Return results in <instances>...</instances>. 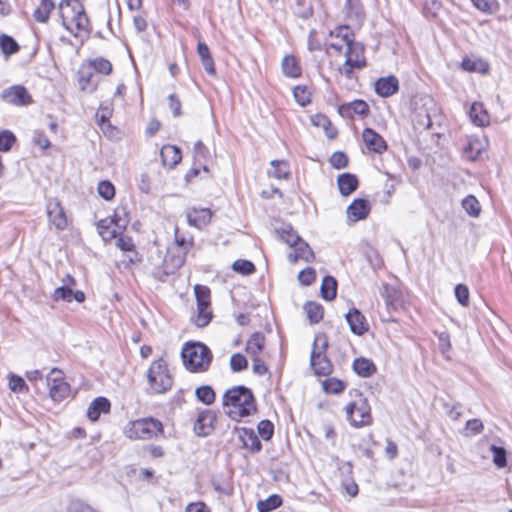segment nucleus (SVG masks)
<instances>
[{
  "mask_svg": "<svg viewBox=\"0 0 512 512\" xmlns=\"http://www.w3.org/2000/svg\"><path fill=\"white\" fill-rule=\"evenodd\" d=\"M339 113L342 116L352 117L353 114L366 116L369 113V106L363 100H355L353 102L343 104L339 107Z\"/></svg>",
  "mask_w": 512,
  "mask_h": 512,
  "instance_id": "393cba45",
  "label": "nucleus"
},
{
  "mask_svg": "<svg viewBox=\"0 0 512 512\" xmlns=\"http://www.w3.org/2000/svg\"><path fill=\"white\" fill-rule=\"evenodd\" d=\"M98 193L105 200H111L115 195L114 185L109 181H101L98 184Z\"/></svg>",
  "mask_w": 512,
  "mask_h": 512,
  "instance_id": "4d7b16f0",
  "label": "nucleus"
},
{
  "mask_svg": "<svg viewBox=\"0 0 512 512\" xmlns=\"http://www.w3.org/2000/svg\"><path fill=\"white\" fill-rule=\"evenodd\" d=\"M115 239L116 246L120 248L122 251H131L134 247L132 239L130 237L122 236V233Z\"/></svg>",
  "mask_w": 512,
  "mask_h": 512,
  "instance_id": "774afa93",
  "label": "nucleus"
},
{
  "mask_svg": "<svg viewBox=\"0 0 512 512\" xmlns=\"http://www.w3.org/2000/svg\"><path fill=\"white\" fill-rule=\"evenodd\" d=\"M46 213L50 224L57 230H64L67 227V216L58 199L53 198L47 201Z\"/></svg>",
  "mask_w": 512,
  "mask_h": 512,
  "instance_id": "4468645a",
  "label": "nucleus"
},
{
  "mask_svg": "<svg viewBox=\"0 0 512 512\" xmlns=\"http://www.w3.org/2000/svg\"><path fill=\"white\" fill-rule=\"evenodd\" d=\"M469 115L472 122L477 126L484 127L489 124V115L482 103H473Z\"/></svg>",
  "mask_w": 512,
  "mask_h": 512,
  "instance_id": "c756f323",
  "label": "nucleus"
},
{
  "mask_svg": "<svg viewBox=\"0 0 512 512\" xmlns=\"http://www.w3.org/2000/svg\"><path fill=\"white\" fill-rule=\"evenodd\" d=\"M474 6L483 12L491 13L495 7V0H472Z\"/></svg>",
  "mask_w": 512,
  "mask_h": 512,
  "instance_id": "338daca9",
  "label": "nucleus"
},
{
  "mask_svg": "<svg viewBox=\"0 0 512 512\" xmlns=\"http://www.w3.org/2000/svg\"><path fill=\"white\" fill-rule=\"evenodd\" d=\"M281 238L289 245L293 246L300 237L295 233L291 226L285 225L278 230Z\"/></svg>",
  "mask_w": 512,
  "mask_h": 512,
  "instance_id": "603ef678",
  "label": "nucleus"
},
{
  "mask_svg": "<svg viewBox=\"0 0 512 512\" xmlns=\"http://www.w3.org/2000/svg\"><path fill=\"white\" fill-rule=\"evenodd\" d=\"M330 164L336 169L345 168L348 164L347 156L343 152H335L330 157Z\"/></svg>",
  "mask_w": 512,
  "mask_h": 512,
  "instance_id": "0e129e2a",
  "label": "nucleus"
},
{
  "mask_svg": "<svg viewBox=\"0 0 512 512\" xmlns=\"http://www.w3.org/2000/svg\"><path fill=\"white\" fill-rule=\"evenodd\" d=\"M15 136L9 131L0 133V151H8L15 142Z\"/></svg>",
  "mask_w": 512,
  "mask_h": 512,
  "instance_id": "e2e57ef3",
  "label": "nucleus"
},
{
  "mask_svg": "<svg viewBox=\"0 0 512 512\" xmlns=\"http://www.w3.org/2000/svg\"><path fill=\"white\" fill-rule=\"evenodd\" d=\"M193 155L194 159L201 164L202 161H205L209 157V150L201 141H198L194 145Z\"/></svg>",
  "mask_w": 512,
  "mask_h": 512,
  "instance_id": "680f3d73",
  "label": "nucleus"
},
{
  "mask_svg": "<svg viewBox=\"0 0 512 512\" xmlns=\"http://www.w3.org/2000/svg\"><path fill=\"white\" fill-rule=\"evenodd\" d=\"M304 310L311 323H318L323 318V308L315 302H308Z\"/></svg>",
  "mask_w": 512,
  "mask_h": 512,
  "instance_id": "c03bdc74",
  "label": "nucleus"
},
{
  "mask_svg": "<svg viewBox=\"0 0 512 512\" xmlns=\"http://www.w3.org/2000/svg\"><path fill=\"white\" fill-rule=\"evenodd\" d=\"M380 294L384 298L386 307L389 311H397L404 306L405 300L403 293L397 288L388 284H383Z\"/></svg>",
  "mask_w": 512,
  "mask_h": 512,
  "instance_id": "2eb2a0df",
  "label": "nucleus"
},
{
  "mask_svg": "<svg viewBox=\"0 0 512 512\" xmlns=\"http://www.w3.org/2000/svg\"><path fill=\"white\" fill-rule=\"evenodd\" d=\"M346 9L348 16L356 21H362L364 18V10L360 0H346Z\"/></svg>",
  "mask_w": 512,
  "mask_h": 512,
  "instance_id": "37998d69",
  "label": "nucleus"
},
{
  "mask_svg": "<svg viewBox=\"0 0 512 512\" xmlns=\"http://www.w3.org/2000/svg\"><path fill=\"white\" fill-rule=\"evenodd\" d=\"M337 294V282L334 277L326 276L321 284V296L325 300H333Z\"/></svg>",
  "mask_w": 512,
  "mask_h": 512,
  "instance_id": "c9c22d12",
  "label": "nucleus"
},
{
  "mask_svg": "<svg viewBox=\"0 0 512 512\" xmlns=\"http://www.w3.org/2000/svg\"><path fill=\"white\" fill-rule=\"evenodd\" d=\"M195 394L197 399L206 405H210L215 401V392L210 386L198 387Z\"/></svg>",
  "mask_w": 512,
  "mask_h": 512,
  "instance_id": "de8ad7c7",
  "label": "nucleus"
},
{
  "mask_svg": "<svg viewBox=\"0 0 512 512\" xmlns=\"http://www.w3.org/2000/svg\"><path fill=\"white\" fill-rule=\"evenodd\" d=\"M345 412L353 427L367 426L372 422L370 405L361 393H356L354 400L345 406Z\"/></svg>",
  "mask_w": 512,
  "mask_h": 512,
  "instance_id": "6e6552de",
  "label": "nucleus"
},
{
  "mask_svg": "<svg viewBox=\"0 0 512 512\" xmlns=\"http://www.w3.org/2000/svg\"><path fill=\"white\" fill-rule=\"evenodd\" d=\"M350 42H355L353 31L349 26L340 25L330 30L325 42L326 53L328 56H333L334 53L350 45Z\"/></svg>",
  "mask_w": 512,
  "mask_h": 512,
  "instance_id": "9d476101",
  "label": "nucleus"
},
{
  "mask_svg": "<svg viewBox=\"0 0 512 512\" xmlns=\"http://www.w3.org/2000/svg\"><path fill=\"white\" fill-rule=\"evenodd\" d=\"M399 89V82L395 76L380 78L375 83V91L381 97H389Z\"/></svg>",
  "mask_w": 512,
  "mask_h": 512,
  "instance_id": "412c9836",
  "label": "nucleus"
},
{
  "mask_svg": "<svg viewBox=\"0 0 512 512\" xmlns=\"http://www.w3.org/2000/svg\"><path fill=\"white\" fill-rule=\"evenodd\" d=\"M246 358L239 353L233 354L230 359V367L234 372H239L247 367Z\"/></svg>",
  "mask_w": 512,
  "mask_h": 512,
  "instance_id": "bf43d9fd",
  "label": "nucleus"
},
{
  "mask_svg": "<svg viewBox=\"0 0 512 512\" xmlns=\"http://www.w3.org/2000/svg\"><path fill=\"white\" fill-rule=\"evenodd\" d=\"M462 207L472 217H478L481 212L480 203L473 195H468L462 200Z\"/></svg>",
  "mask_w": 512,
  "mask_h": 512,
  "instance_id": "79ce46f5",
  "label": "nucleus"
},
{
  "mask_svg": "<svg viewBox=\"0 0 512 512\" xmlns=\"http://www.w3.org/2000/svg\"><path fill=\"white\" fill-rule=\"evenodd\" d=\"M239 438L243 446L251 452H259L262 448L261 442L251 428H241L239 431Z\"/></svg>",
  "mask_w": 512,
  "mask_h": 512,
  "instance_id": "b1692460",
  "label": "nucleus"
},
{
  "mask_svg": "<svg viewBox=\"0 0 512 512\" xmlns=\"http://www.w3.org/2000/svg\"><path fill=\"white\" fill-rule=\"evenodd\" d=\"M362 139L366 147L378 154L386 151L387 144L383 137L371 128L364 129Z\"/></svg>",
  "mask_w": 512,
  "mask_h": 512,
  "instance_id": "a211bd4d",
  "label": "nucleus"
},
{
  "mask_svg": "<svg viewBox=\"0 0 512 512\" xmlns=\"http://www.w3.org/2000/svg\"><path fill=\"white\" fill-rule=\"evenodd\" d=\"M54 7L55 4L52 0H41L39 6L34 11L35 20L41 23L46 22Z\"/></svg>",
  "mask_w": 512,
  "mask_h": 512,
  "instance_id": "4c0bfd02",
  "label": "nucleus"
},
{
  "mask_svg": "<svg viewBox=\"0 0 512 512\" xmlns=\"http://www.w3.org/2000/svg\"><path fill=\"white\" fill-rule=\"evenodd\" d=\"M461 66L465 71L478 72L482 74L487 73L489 68L487 62L483 61L482 59L469 57H466L462 60Z\"/></svg>",
  "mask_w": 512,
  "mask_h": 512,
  "instance_id": "72a5a7b5",
  "label": "nucleus"
},
{
  "mask_svg": "<svg viewBox=\"0 0 512 512\" xmlns=\"http://www.w3.org/2000/svg\"><path fill=\"white\" fill-rule=\"evenodd\" d=\"M258 433L264 440H269L274 432L273 424L268 420H262L258 424Z\"/></svg>",
  "mask_w": 512,
  "mask_h": 512,
  "instance_id": "052dcab7",
  "label": "nucleus"
},
{
  "mask_svg": "<svg viewBox=\"0 0 512 512\" xmlns=\"http://www.w3.org/2000/svg\"><path fill=\"white\" fill-rule=\"evenodd\" d=\"M490 451L492 452L493 454V463L498 467V468H503L506 466L507 464V460H506V451L504 448L502 447H498V446H495V445H491L490 446Z\"/></svg>",
  "mask_w": 512,
  "mask_h": 512,
  "instance_id": "864d4df0",
  "label": "nucleus"
},
{
  "mask_svg": "<svg viewBox=\"0 0 512 512\" xmlns=\"http://www.w3.org/2000/svg\"><path fill=\"white\" fill-rule=\"evenodd\" d=\"M147 380L154 393H165L171 389L173 378L164 359L159 358L152 362L147 371Z\"/></svg>",
  "mask_w": 512,
  "mask_h": 512,
  "instance_id": "423d86ee",
  "label": "nucleus"
},
{
  "mask_svg": "<svg viewBox=\"0 0 512 512\" xmlns=\"http://www.w3.org/2000/svg\"><path fill=\"white\" fill-rule=\"evenodd\" d=\"M9 388L15 393L28 392V386L26 385L24 379L15 374H11L9 377Z\"/></svg>",
  "mask_w": 512,
  "mask_h": 512,
  "instance_id": "3c124183",
  "label": "nucleus"
},
{
  "mask_svg": "<svg viewBox=\"0 0 512 512\" xmlns=\"http://www.w3.org/2000/svg\"><path fill=\"white\" fill-rule=\"evenodd\" d=\"M281 504L282 498L277 494H273L265 500H260L257 504V508L259 512H270L281 506Z\"/></svg>",
  "mask_w": 512,
  "mask_h": 512,
  "instance_id": "a19ab883",
  "label": "nucleus"
},
{
  "mask_svg": "<svg viewBox=\"0 0 512 512\" xmlns=\"http://www.w3.org/2000/svg\"><path fill=\"white\" fill-rule=\"evenodd\" d=\"M232 269L239 274L250 275L255 271V265L249 260L238 259L232 264Z\"/></svg>",
  "mask_w": 512,
  "mask_h": 512,
  "instance_id": "8fccbe9b",
  "label": "nucleus"
},
{
  "mask_svg": "<svg viewBox=\"0 0 512 512\" xmlns=\"http://www.w3.org/2000/svg\"><path fill=\"white\" fill-rule=\"evenodd\" d=\"M55 301L63 300L65 302H72V300L82 303L85 300V294L80 291H73L68 285L58 287L53 293Z\"/></svg>",
  "mask_w": 512,
  "mask_h": 512,
  "instance_id": "4be33fe9",
  "label": "nucleus"
},
{
  "mask_svg": "<svg viewBox=\"0 0 512 512\" xmlns=\"http://www.w3.org/2000/svg\"><path fill=\"white\" fill-rule=\"evenodd\" d=\"M163 165L169 168L175 167L182 159L181 151L173 145H165L160 151Z\"/></svg>",
  "mask_w": 512,
  "mask_h": 512,
  "instance_id": "a878e982",
  "label": "nucleus"
},
{
  "mask_svg": "<svg viewBox=\"0 0 512 512\" xmlns=\"http://www.w3.org/2000/svg\"><path fill=\"white\" fill-rule=\"evenodd\" d=\"M293 95L296 102L301 106H306L310 103V92L305 86H296L293 90Z\"/></svg>",
  "mask_w": 512,
  "mask_h": 512,
  "instance_id": "5fc2aeb1",
  "label": "nucleus"
},
{
  "mask_svg": "<svg viewBox=\"0 0 512 512\" xmlns=\"http://www.w3.org/2000/svg\"><path fill=\"white\" fill-rule=\"evenodd\" d=\"M0 48L4 54L11 55L18 51L19 46L12 37L3 34L0 36Z\"/></svg>",
  "mask_w": 512,
  "mask_h": 512,
  "instance_id": "09e8293b",
  "label": "nucleus"
},
{
  "mask_svg": "<svg viewBox=\"0 0 512 512\" xmlns=\"http://www.w3.org/2000/svg\"><path fill=\"white\" fill-rule=\"evenodd\" d=\"M214 415L209 410L199 413L194 425V430L199 436H207L212 430Z\"/></svg>",
  "mask_w": 512,
  "mask_h": 512,
  "instance_id": "5701e85b",
  "label": "nucleus"
},
{
  "mask_svg": "<svg viewBox=\"0 0 512 512\" xmlns=\"http://www.w3.org/2000/svg\"><path fill=\"white\" fill-rule=\"evenodd\" d=\"M352 333L363 335L369 329L365 316L356 308H352L345 315Z\"/></svg>",
  "mask_w": 512,
  "mask_h": 512,
  "instance_id": "f3484780",
  "label": "nucleus"
},
{
  "mask_svg": "<svg viewBox=\"0 0 512 512\" xmlns=\"http://www.w3.org/2000/svg\"><path fill=\"white\" fill-rule=\"evenodd\" d=\"M186 216L189 225L201 229L209 224L212 213L207 208H192L187 211Z\"/></svg>",
  "mask_w": 512,
  "mask_h": 512,
  "instance_id": "6ab92c4d",
  "label": "nucleus"
},
{
  "mask_svg": "<svg viewBox=\"0 0 512 512\" xmlns=\"http://www.w3.org/2000/svg\"><path fill=\"white\" fill-rule=\"evenodd\" d=\"M185 367L191 372L206 371L212 360L210 349L199 342L187 343L181 352Z\"/></svg>",
  "mask_w": 512,
  "mask_h": 512,
  "instance_id": "20e7f679",
  "label": "nucleus"
},
{
  "mask_svg": "<svg viewBox=\"0 0 512 512\" xmlns=\"http://www.w3.org/2000/svg\"><path fill=\"white\" fill-rule=\"evenodd\" d=\"M190 249L171 245L163 259L162 268L154 270L152 276L164 282L166 278L174 274L185 262L186 255Z\"/></svg>",
  "mask_w": 512,
  "mask_h": 512,
  "instance_id": "0eeeda50",
  "label": "nucleus"
},
{
  "mask_svg": "<svg viewBox=\"0 0 512 512\" xmlns=\"http://www.w3.org/2000/svg\"><path fill=\"white\" fill-rule=\"evenodd\" d=\"M110 410V402L105 397H98L91 402L87 409V416L91 421L99 419L101 413H108Z\"/></svg>",
  "mask_w": 512,
  "mask_h": 512,
  "instance_id": "cd10ccee",
  "label": "nucleus"
},
{
  "mask_svg": "<svg viewBox=\"0 0 512 512\" xmlns=\"http://www.w3.org/2000/svg\"><path fill=\"white\" fill-rule=\"evenodd\" d=\"M311 122L314 126L322 128L329 139H334L337 136L338 131L327 116L316 114L311 117Z\"/></svg>",
  "mask_w": 512,
  "mask_h": 512,
  "instance_id": "7c9ffc66",
  "label": "nucleus"
},
{
  "mask_svg": "<svg viewBox=\"0 0 512 512\" xmlns=\"http://www.w3.org/2000/svg\"><path fill=\"white\" fill-rule=\"evenodd\" d=\"M282 71L287 77L297 78L301 75V68L294 56L287 55L282 60Z\"/></svg>",
  "mask_w": 512,
  "mask_h": 512,
  "instance_id": "f704fd0d",
  "label": "nucleus"
},
{
  "mask_svg": "<svg viewBox=\"0 0 512 512\" xmlns=\"http://www.w3.org/2000/svg\"><path fill=\"white\" fill-rule=\"evenodd\" d=\"M369 212L370 205L365 199H355L347 208V216L353 222L365 219Z\"/></svg>",
  "mask_w": 512,
  "mask_h": 512,
  "instance_id": "aec40b11",
  "label": "nucleus"
},
{
  "mask_svg": "<svg viewBox=\"0 0 512 512\" xmlns=\"http://www.w3.org/2000/svg\"><path fill=\"white\" fill-rule=\"evenodd\" d=\"M265 338L261 333H254L246 344V351L253 357H257V355L262 351L264 347Z\"/></svg>",
  "mask_w": 512,
  "mask_h": 512,
  "instance_id": "e433bc0d",
  "label": "nucleus"
},
{
  "mask_svg": "<svg viewBox=\"0 0 512 512\" xmlns=\"http://www.w3.org/2000/svg\"><path fill=\"white\" fill-rule=\"evenodd\" d=\"M272 169L269 172L271 176L277 179H287L290 174L289 165L283 160H273L271 162Z\"/></svg>",
  "mask_w": 512,
  "mask_h": 512,
  "instance_id": "ea45409f",
  "label": "nucleus"
},
{
  "mask_svg": "<svg viewBox=\"0 0 512 512\" xmlns=\"http://www.w3.org/2000/svg\"><path fill=\"white\" fill-rule=\"evenodd\" d=\"M163 431V424L153 417L129 421L123 429L124 435L131 440H150L163 434Z\"/></svg>",
  "mask_w": 512,
  "mask_h": 512,
  "instance_id": "39448f33",
  "label": "nucleus"
},
{
  "mask_svg": "<svg viewBox=\"0 0 512 512\" xmlns=\"http://www.w3.org/2000/svg\"><path fill=\"white\" fill-rule=\"evenodd\" d=\"M96 73L109 75L112 72V64L107 59L98 57L87 61Z\"/></svg>",
  "mask_w": 512,
  "mask_h": 512,
  "instance_id": "a18cd8bd",
  "label": "nucleus"
},
{
  "mask_svg": "<svg viewBox=\"0 0 512 512\" xmlns=\"http://www.w3.org/2000/svg\"><path fill=\"white\" fill-rule=\"evenodd\" d=\"M97 229L104 241H110L117 238L121 232L112 225V221L102 219L97 224Z\"/></svg>",
  "mask_w": 512,
  "mask_h": 512,
  "instance_id": "473e14b6",
  "label": "nucleus"
},
{
  "mask_svg": "<svg viewBox=\"0 0 512 512\" xmlns=\"http://www.w3.org/2000/svg\"><path fill=\"white\" fill-rule=\"evenodd\" d=\"M353 370L361 377H369L376 372V366L369 359L357 358L353 362Z\"/></svg>",
  "mask_w": 512,
  "mask_h": 512,
  "instance_id": "2f4dec72",
  "label": "nucleus"
},
{
  "mask_svg": "<svg viewBox=\"0 0 512 512\" xmlns=\"http://www.w3.org/2000/svg\"><path fill=\"white\" fill-rule=\"evenodd\" d=\"M50 397L57 402L62 401L70 394V385L66 382L64 373L53 368L46 377Z\"/></svg>",
  "mask_w": 512,
  "mask_h": 512,
  "instance_id": "f8f14e48",
  "label": "nucleus"
},
{
  "mask_svg": "<svg viewBox=\"0 0 512 512\" xmlns=\"http://www.w3.org/2000/svg\"><path fill=\"white\" fill-rule=\"evenodd\" d=\"M339 191L343 196H348L353 193L358 187V179L355 175L344 173L338 176L337 179Z\"/></svg>",
  "mask_w": 512,
  "mask_h": 512,
  "instance_id": "c85d7f7f",
  "label": "nucleus"
},
{
  "mask_svg": "<svg viewBox=\"0 0 512 512\" xmlns=\"http://www.w3.org/2000/svg\"><path fill=\"white\" fill-rule=\"evenodd\" d=\"M327 346V339L324 335L315 336L310 362L317 375H328L332 370V365L325 355Z\"/></svg>",
  "mask_w": 512,
  "mask_h": 512,
  "instance_id": "1a4fd4ad",
  "label": "nucleus"
},
{
  "mask_svg": "<svg viewBox=\"0 0 512 512\" xmlns=\"http://www.w3.org/2000/svg\"><path fill=\"white\" fill-rule=\"evenodd\" d=\"M94 73V69L88 62L80 67L78 82L81 90L92 93L97 89L99 80L95 77Z\"/></svg>",
  "mask_w": 512,
  "mask_h": 512,
  "instance_id": "dca6fc26",
  "label": "nucleus"
},
{
  "mask_svg": "<svg viewBox=\"0 0 512 512\" xmlns=\"http://www.w3.org/2000/svg\"><path fill=\"white\" fill-rule=\"evenodd\" d=\"M323 388L328 393H339L344 389V383L338 379L330 378L323 382Z\"/></svg>",
  "mask_w": 512,
  "mask_h": 512,
  "instance_id": "13d9d810",
  "label": "nucleus"
},
{
  "mask_svg": "<svg viewBox=\"0 0 512 512\" xmlns=\"http://www.w3.org/2000/svg\"><path fill=\"white\" fill-rule=\"evenodd\" d=\"M62 25L75 37L88 35L89 19L83 4L79 0H63L59 4Z\"/></svg>",
  "mask_w": 512,
  "mask_h": 512,
  "instance_id": "f03ea898",
  "label": "nucleus"
},
{
  "mask_svg": "<svg viewBox=\"0 0 512 512\" xmlns=\"http://www.w3.org/2000/svg\"><path fill=\"white\" fill-rule=\"evenodd\" d=\"M294 251L289 253L288 259L291 263L297 262L299 259L310 261L313 258V252L309 245L301 238L293 246Z\"/></svg>",
  "mask_w": 512,
  "mask_h": 512,
  "instance_id": "bb28decb",
  "label": "nucleus"
},
{
  "mask_svg": "<svg viewBox=\"0 0 512 512\" xmlns=\"http://www.w3.org/2000/svg\"><path fill=\"white\" fill-rule=\"evenodd\" d=\"M226 414L233 420H240L256 412L252 391L245 386H235L227 390L223 396Z\"/></svg>",
  "mask_w": 512,
  "mask_h": 512,
  "instance_id": "f257e3e1",
  "label": "nucleus"
},
{
  "mask_svg": "<svg viewBox=\"0 0 512 512\" xmlns=\"http://www.w3.org/2000/svg\"><path fill=\"white\" fill-rule=\"evenodd\" d=\"M0 98L14 106H26L32 103L31 95L22 85H13L4 89L0 94Z\"/></svg>",
  "mask_w": 512,
  "mask_h": 512,
  "instance_id": "ddd939ff",
  "label": "nucleus"
},
{
  "mask_svg": "<svg viewBox=\"0 0 512 512\" xmlns=\"http://www.w3.org/2000/svg\"><path fill=\"white\" fill-rule=\"evenodd\" d=\"M483 150L484 146L482 142L477 138L470 139L467 146L465 147V153L471 160H475Z\"/></svg>",
  "mask_w": 512,
  "mask_h": 512,
  "instance_id": "49530a36",
  "label": "nucleus"
},
{
  "mask_svg": "<svg viewBox=\"0 0 512 512\" xmlns=\"http://www.w3.org/2000/svg\"><path fill=\"white\" fill-rule=\"evenodd\" d=\"M105 220L112 221V225L115 226L121 233L127 227L129 223L128 214L125 208H117L112 217L106 218Z\"/></svg>",
  "mask_w": 512,
  "mask_h": 512,
  "instance_id": "58836bf2",
  "label": "nucleus"
},
{
  "mask_svg": "<svg viewBox=\"0 0 512 512\" xmlns=\"http://www.w3.org/2000/svg\"><path fill=\"white\" fill-rule=\"evenodd\" d=\"M336 70L346 78H351L355 70L366 66L364 46L360 42H350V45L330 56Z\"/></svg>",
  "mask_w": 512,
  "mask_h": 512,
  "instance_id": "7ed1b4c3",
  "label": "nucleus"
},
{
  "mask_svg": "<svg viewBox=\"0 0 512 512\" xmlns=\"http://www.w3.org/2000/svg\"><path fill=\"white\" fill-rule=\"evenodd\" d=\"M455 297L457 301L463 306L467 307L469 305V289L464 284H458L455 287Z\"/></svg>",
  "mask_w": 512,
  "mask_h": 512,
  "instance_id": "6e6d98bb",
  "label": "nucleus"
},
{
  "mask_svg": "<svg viewBox=\"0 0 512 512\" xmlns=\"http://www.w3.org/2000/svg\"><path fill=\"white\" fill-rule=\"evenodd\" d=\"M299 281L304 285H310L315 280V271L312 268L302 270L298 275Z\"/></svg>",
  "mask_w": 512,
  "mask_h": 512,
  "instance_id": "69168bd1",
  "label": "nucleus"
},
{
  "mask_svg": "<svg viewBox=\"0 0 512 512\" xmlns=\"http://www.w3.org/2000/svg\"><path fill=\"white\" fill-rule=\"evenodd\" d=\"M194 293L197 301V315L195 324L198 327H205L212 319L210 308V289L204 285H195Z\"/></svg>",
  "mask_w": 512,
  "mask_h": 512,
  "instance_id": "9b49d317",
  "label": "nucleus"
}]
</instances>
